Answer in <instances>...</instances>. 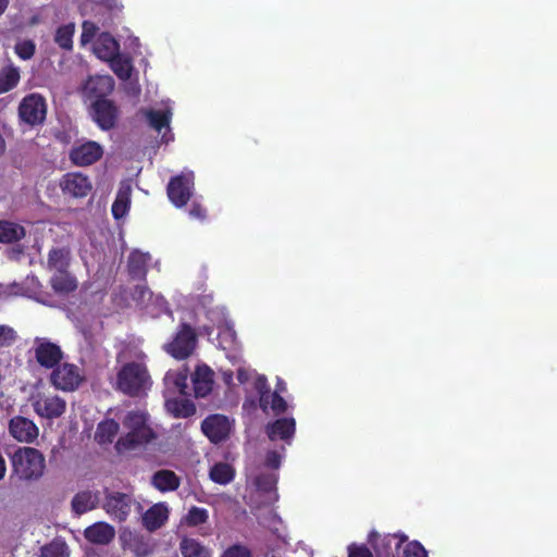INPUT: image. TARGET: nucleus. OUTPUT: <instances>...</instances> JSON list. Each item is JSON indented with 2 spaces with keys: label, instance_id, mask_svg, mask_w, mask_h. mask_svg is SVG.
Returning <instances> with one entry per match:
<instances>
[{
  "label": "nucleus",
  "instance_id": "6e6d98bb",
  "mask_svg": "<svg viewBox=\"0 0 557 557\" xmlns=\"http://www.w3.org/2000/svg\"><path fill=\"white\" fill-rule=\"evenodd\" d=\"M250 379V372L244 368L237 370V380L240 384H245Z\"/></svg>",
  "mask_w": 557,
  "mask_h": 557
},
{
  "label": "nucleus",
  "instance_id": "6ab92c4d",
  "mask_svg": "<svg viewBox=\"0 0 557 557\" xmlns=\"http://www.w3.org/2000/svg\"><path fill=\"white\" fill-rule=\"evenodd\" d=\"M214 372L207 364L197 366L191 375L193 391L196 398L207 397L213 388Z\"/></svg>",
  "mask_w": 557,
  "mask_h": 557
},
{
  "label": "nucleus",
  "instance_id": "a878e982",
  "mask_svg": "<svg viewBox=\"0 0 557 557\" xmlns=\"http://www.w3.org/2000/svg\"><path fill=\"white\" fill-rule=\"evenodd\" d=\"M164 384L173 392L187 396L188 392V369L183 367L178 370H170L165 373Z\"/></svg>",
  "mask_w": 557,
  "mask_h": 557
},
{
  "label": "nucleus",
  "instance_id": "79ce46f5",
  "mask_svg": "<svg viewBox=\"0 0 557 557\" xmlns=\"http://www.w3.org/2000/svg\"><path fill=\"white\" fill-rule=\"evenodd\" d=\"M208 518L207 509L194 506L188 510L186 522L188 525L197 527L206 523Z\"/></svg>",
  "mask_w": 557,
  "mask_h": 557
},
{
  "label": "nucleus",
  "instance_id": "5701e85b",
  "mask_svg": "<svg viewBox=\"0 0 557 557\" xmlns=\"http://www.w3.org/2000/svg\"><path fill=\"white\" fill-rule=\"evenodd\" d=\"M49 284L58 295H69L78 287L77 278L69 270L54 272L49 280Z\"/></svg>",
  "mask_w": 557,
  "mask_h": 557
},
{
  "label": "nucleus",
  "instance_id": "e433bc0d",
  "mask_svg": "<svg viewBox=\"0 0 557 557\" xmlns=\"http://www.w3.org/2000/svg\"><path fill=\"white\" fill-rule=\"evenodd\" d=\"M180 550L183 557H211V552L198 540L183 537L180 542Z\"/></svg>",
  "mask_w": 557,
  "mask_h": 557
},
{
  "label": "nucleus",
  "instance_id": "9b49d317",
  "mask_svg": "<svg viewBox=\"0 0 557 557\" xmlns=\"http://www.w3.org/2000/svg\"><path fill=\"white\" fill-rule=\"evenodd\" d=\"M32 405L39 417L48 420L60 418L66 410V401L58 395L38 394Z\"/></svg>",
  "mask_w": 557,
  "mask_h": 557
},
{
  "label": "nucleus",
  "instance_id": "b1692460",
  "mask_svg": "<svg viewBox=\"0 0 557 557\" xmlns=\"http://www.w3.org/2000/svg\"><path fill=\"white\" fill-rule=\"evenodd\" d=\"M21 82V70L10 58L0 69V95L7 94L15 89Z\"/></svg>",
  "mask_w": 557,
  "mask_h": 557
},
{
  "label": "nucleus",
  "instance_id": "2f4dec72",
  "mask_svg": "<svg viewBox=\"0 0 557 557\" xmlns=\"http://www.w3.org/2000/svg\"><path fill=\"white\" fill-rule=\"evenodd\" d=\"M98 500V494L90 491H82L74 495L71 502V507L76 515L81 516L95 509Z\"/></svg>",
  "mask_w": 557,
  "mask_h": 557
},
{
  "label": "nucleus",
  "instance_id": "052dcab7",
  "mask_svg": "<svg viewBox=\"0 0 557 557\" xmlns=\"http://www.w3.org/2000/svg\"><path fill=\"white\" fill-rule=\"evenodd\" d=\"M232 380H233V372H225L224 373V382L230 385L232 383Z\"/></svg>",
  "mask_w": 557,
  "mask_h": 557
},
{
  "label": "nucleus",
  "instance_id": "8fccbe9b",
  "mask_svg": "<svg viewBox=\"0 0 557 557\" xmlns=\"http://www.w3.org/2000/svg\"><path fill=\"white\" fill-rule=\"evenodd\" d=\"M260 469L271 472L278 469V451L269 450Z\"/></svg>",
  "mask_w": 557,
  "mask_h": 557
},
{
  "label": "nucleus",
  "instance_id": "2eb2a0df",
  "mask_svg": "<svg viewBox=\"0 0 557 557\" xmlns=\"http://www.w3.org/2000/svg\"><path fill=\"white\" fill-rule=\"evenodd\" d=\"M103 156L101 145L96 141H86L70 150V160L77 166H88L99 161Z\"/></svg>",
  "mask_w": 557,
  "mask_h": 557
},
{
  "label": "nucleus",
  "instance_id": "c9c22d12",
  "mask_svg": "<svg viewBox=\"0 0 557 557\" xmlns=\"http://www.w3.org/2000/svg\"><path fill=\"white\" fill-rule=\"evenodd\" d=\"M120 425L114 419H107L100 422L95 433V440L98 444H111L119 433Z\"/></svg>",
  "mask_w": 557,
  "mask_h": 557
},
{
  "label": "nucleus",
  "instance_id": "4468645a",
  "mask_svg": "<svg viewBox=\"0 0 557 557\" xmlns=\"http://www.w3.org/2000/svg\"><path fill=\"white\" fill-rule=\"evenodd\" d=\"M60 187L64 195L75 198H84L92 189V184L87 175L78 172H71L62 176Z\"/></svg>",
  "mask_w": 557,
  "mask_h": 557
},
{
  "label": "nucleus",
  "instance_id": "c03bdc74",
  "mask_svg": "<svg viewBox=\"0 0 557 557\" xmlns=\"http://www.w3.org/2000/svg\"><path fill=\"white\" fill-rule=\"evenodd\" d=\"M17 339L16 331L7 324H0V348L12 346Z\"/></svg>",
  "mask_w": 557,
  "mask_h": 557
},
{
  "label": "nucleus",
  "instance_id": "603ef678",
  "mask_svg": "<svg viewBox=\"0 0 557 557\" xmlns=\"http://www.w3.org/2000/svg\"><path fill=\"white\" fill-rule=\"evenodd\" d=\"M189 215L194 219L203 221L207 215V210L200 203L194 202L189 210Z\"/></svg>",
  "mask_w": 557,
  "mask_h": 557
},
{
  "label": "nucleus",
  "instance_id": "f3484780",
  "mask_svg": "<svg viewBox=\"0 0 557 557\" xmlns=\"http://www.w3.org/2000/svg\"><path fill=\"white\" fill-rule=\"evenodd\" d=\"M9 432L16 441L29 444L38 437L39 429L33 420L15 416L9 421Z\"/></svg>",
  "mask_w": 557,
  "mask_h": 557
},
{
  "label": "nucleus",
  "instance_id": "a19ab883",
  "mask_svg": "<svg viewBox=\"0 0 557 557\" xmlns=\"http://www.w3.org/2000/svg\"><path fill=\"white\" fill-rule=\"evenodd\" d=\"M14 52L24 61L30 60L35 55L36 45L30 39L17 41L14 46Z\"/></svg>",
  "mask_w": 557,
  "mask_h": 557
},
{
  "label": "nucleus",
  "instance_id": "a211bd4d",
  "mask_svg": "<svg viewBox=\"0 0 557 557\" xmlns=\"http://www.w3.org/2000/svg\"><path fill=\"white\" fill-rule=\"evenodd\" d=\"M156 438V433L151 428H133L124 436H121L115 448L121 450H129L146 445Z\"/></svg>",
  "mask_w": 557,
  "mask_h": 557
},
{
  "label": "nucleus",
  "instance_id": "7c9ffc66",
  "mask_svg": "<svg viewBox=\"0 0 557 557\" xmlns=\"http://www.w3.org/2000/svg\"><path fill=\"white\" fill-rule=\"evenodd\" d=\"M148 253H143L137 250L131 252L127 261V271L131 277L134 280H145L148 270Z\"/></svg>",
  "mask_w": 557,
  "mask_h": 557
},
{
  "label": "nucleus",
  "instance_id": "a18cd8bd",
  "mask_svg": "<svg viewBox=\"0 0 557 557\" xmlns=\"http://www.w3.org/2000/svg\"><path fill=\"white\" fill-rule=\"evenodd\" d=\"M112 70L117 77L126 79L131 76L132 66L127 60H123L120 55L111 60Z\"/></svg>",
  "mask_w": 557,
  "mask_h": 557
},
{
  "label": "nucleus",
  "instance_id": "7ed1b4c3",
  "mask_svg": "<svg viewBox=\"0 0 557 557\" xmlns=\"http://www.w3.org/2000/svg\"><path fill=\"white\" fill-rule=\"evenodd\" d=\"M12 472L24 481L41 478L46 467L44 455L34 447H18L10 455Z\"/></svg>",
  "mask_w": 557,
  "mask_h": 557
},
{
  "label": "nucleus",
  "instance_id": "bf43d9fd",
  "mask_svg": "<svg viewBox=\"0 0 557 557\" xmlns=\"http://www.w3.org/2000/svg\"><path fill=\"white\" fill-rule=\"evenodd\" d=\"M89 26L92 28V30L95 29V26L92 24H89L88 22H84V24H83V35H82L83 39L87 36V32H88V27Z\"/></svg>",
  "mask_w": 557,
  "mask_h": 557
},
{
  "label": "nucleus",
  "instance_id": "de8ad7c7",
  "mask_svg": "<svg viewBox=\"0 0 557 557\" xmlns=\"http://www.w3.org/2000/svg\"><path fill=\"white\" fill-rule=\"evenodd\" d=\"M404 557H428L425 548L417 541L407 544Z\"/></svg>",
  "mask_w": 557,
  "mask_h": 557
},
{
  "label": "nucleus",
  "instance_id": "473e14b6",
  "mask_svg": "<svg viewBox=\"0 0 557 557\" xmlns=\"http://www.w3.org/2000/svg\"><path fill=\"white\" fill-rule=\"evenodd\" d=\"M236 476L235 468L224 461L215 462L209 470V478L212 482L220 485H227Z\"/></svg>",
  "mask_w": 557,
  "mask_h": 557
},
{
  "label": "nucleus",
  "instance_id": "aec40b11",
  "mask_svg": "<svg viewBox=\"0 0 557 557\" xmlns=\"http://www.w3.org/2000/svg\"><path fill=\"white\" fill-rule=\"evenodd\" d=\"M84 537L95 545H108L115 537V529L103 521L95 522L84 530Z\"/></svg>",
  "mask_w": 557,
  "mask_h": 557
},
{
  "label": "nucleus",
  "instance_id": "e2e57ef3",
  "mask_svg": "<svg viewBox=\"0 0 557 557\" xmlns=\"http://www.w3.org/2000/svg\"><path fill=\"white\" fill-rule=\"evenodd\" d=\"M287 407H288V406H287L286 400H285L283 397H281V414H283V413H285V412H286Z\"/></svg>",
  "mask_w": 557,
  "mask_h": 557
},
{
  "label": "nucleus",
  "instance_id": "dca6fc26",
  "mask_svg": "<svg viewBox=\"0 0 557 557\" xmlns=\"http://www.w3.org/2000/svg\"><path fill=\"white\" fill-rule=\"evenodd\" d=\"M114 89V79L110 75L89 76L83 85L84 95L90 99H108Z\"/></svg>",
  "mask_w": 557,
  "mask_h": 557
},
{
  "label": "nucleus",
  "instance_id": "58836bf2",
  "mask_svg": "<svg viewBox=\"0 0 557 557\" xmlns=\"http://www.w3.org/2000/svg\"><path fill=\"white\" fill-rule=\"evenodd\" d=\"M145 116L148 121V124L153 129L160 132L164 127H169L170 120H171V112L169 110L166 111H160V110H146Z\"/></svg>",
  "mask_w": 557,
  "mask_h": 557
},
{
  "label": "nucleus",
  "instance_id": "ddd939ff",
  "mask_svg": "<svg viewBox=\"0 0 557 557\" xmlns=\"http://www.w3.org/2000/svg\"><path fill=\"white\" fill-rule=\"evenodd\" d=\"M36 361L46 369H53L63 359V351L59 345L47 338H36Z\"/></svg>",
  "mask_w": 557,
  "mask_h": 557
},
{
  "label": "nucleus",
  "instance_id": "6e6552de",
  "mask_svg": "<svg viewBox=\"0 0 557 557\" xmlns=\"http://www.w3.org/2000/svg\"><path fill=\"white\" fill-rule=\"evenodd\" d=\"M89 114L102 131L113 129L120 117V109L113 100L96 99L91 101Z\"/></svg>",
  "mask_w": 557,
  "mask_h": 557
},
{
  "label": "nucleus",
  "instance_id": "20e7f679",
  "mask_svg": "<svg viewBox=\"0 0 557 557\" xmlns=\"http://www.w3.org/2000/svg\"><path fill=\"white\" fill-rule=\"evenodd\" d=\"M253 389L258 395V403L260 409L264 414L274 418L273 421L265 425V433L271 441H276L278 437V389L275 388L272 393L264 375H257L253 381Z\"/></svg>",
  "mask_w": 557,
  "mask_h": 557
},
{
  "label": "nucleus",
  "instance_id": "49530a36",
  "mask_svg": "<svg viewBox=\"0 0 557 557\" xmlns=\"http://www.w3.org/2000/svg\"><path fill=\"white\" fill-rule=\"evenodd\" d=\"M296 432V421L294 418H281V441L290 444Z\"/></svg>",
  "mask_w": 557,
  "mask_h": 557
},
{
  "label": "nucleus",
  "instance_id": "f8f14e48",
  "mask_svg": "<svg viewBox=\"0 0 557 557\" xmlns=\"http://www.w3.org/2000/svg\"><path fill=\"white\" fill-rule=\"evenodd\" d=\"M133 498L131 495L121 492H112L106 495L103 509L113 519L123 522L131 513Z\"/></svg>",
  "mask_w": 557,
  "mask_h": 557
},
{
  "label": "nucleus",
  "instance_id": "4be33fe9",
  "mask_svg": "<svg viewBox=\"0 0 557 557\" xmlns=\"http://www.w3.org/2000/svg\"><path fill=\"white\" fill-rule=\"evenodd\" d=\"M169 519V509L164 503H158L152 505L143 515V525L149 532L159 530L165 524Z\"/></svg>",
  "mask_w": 557,
  "mask_h": 557
},
{
  "label": "nucleus",
  "instance_id": "9d476101",
  "mask_svg": "<svg viewBox=\"0 0 557 557\" xmlns=\"http://www.w3.org/2000/svg\"><path fill=\"white\" fill-rule=\"evenodd\" d=\"M194 188L193 174H180L172 177L168 184L166 193L170 201L177 208L187 205Z\"/></svg>",
  "mask_w": 557,
  "mask_h": 557
},
{
  "label": "nucleus",
  "instance_id": "680f3d73",
  "mask_svg": "<svg viewBox=\"0 0 557 557\" xmlns=\"http://www.w3.org/2000/svg\"><path fill=\"white\" fill-rule=\"evenodd\" d=\"M5 151V141L2 137V135L0 134V157L4 153Z\"/></svg>",
  "mask_w": 557,
  "mask_h": 557
},
{
  "label": "nucleus",
  "instance_id": "cd10ccee",
  "mask_svg": "<svg viewBox=\"0 0 557 557\" xmlns=\"http://www.w3.org/2000/svg\"><path fill=\"white\" fill-rule=\"evenodd\" d=\"M394 535H381L375 531L369 533L368 542L372 546L376 557H393Z\"/></svg>",
  "mask_w": 557,
  "mask_h": 557
},
{
  "label": "nucleus",
  "instance_id": "0eeeda50",
  "mask_svg": "<svg viewBox=\"0 0 557 557\" xmlns=\"http://www.w3.org/2000/svg\"><path fill=\"white\" fill-rule=\"evenodd\" d=\"M51 385L63 392H74L84 381L81 369L73 363H59L50 373Z\"/></svg>",
  "mask_w": 557,
  "mask_h": 557
},
{
  "label": "nucleus",
  "instance_id": "3c124183",
  "mask_svg": "<svg viewBox=\"0 0 557 557\" xmlns=\"http://www.w3.org/2000/svg\"><path fill=\"white\" fill-rule=\"evenodd\" d=\"M222 557H251V552L244 545L235 544L230 546Z\"/></svg>",
  "mask_w": 557,
  "mask_h": 557
},
{
  "label": "nucleus",
  "instance_id": "393cba45",
  "mask_svg": "<svg viewBox=\"0 0 557 557\" xmlns=\"http://www.w3.org/2000/svg\"><path fill=\"white\" fill-rule=\"evenodd\" d=\"M151 484L161 493L173 492L180 487L181 479L174 471L162 469L153 473Z\"/></svg>",
  "mask_w": 557,
  "mask_h": 557
},
{
  "label": "nucleus",
  "instance_id": "09e8293b",
  "mask_svg": "<svg viewBox=\"0 0 557 557\" xmlns=\"http://www.w3.org/2000/svg\"><path fill=\"white\" fill-rule=\"evenodd\" d=\"M348 557H373L371 549L364 544L352 543L348 546Z\"/></svg>",
  "mask_w": 557,
  "mask_h": 557
},
{
  "label": "nucleus",
  "instance_id": "f704fd0d",
  "mask_svg": "<svg viewBox=\"0 0 557 557\" xmlns=\"http://www.w3.org/2000/svg\"><path fill=\"white\" fill-rule=\"evenodd\" d=\"M132 189L129 185H122L116 194L115 200L112 203L111 212L114 219L120 220L124 218L131 207Z\"/></svg>",
  "mask_w": 557,
  "mask_h": 557
},
{
  "label": "nucleus",
  "instance_id": "5fc2aeb1",
  "mask_svg": "<svg viewBox=\"0 0 557 557\" xmlns=\"http://www.w3.org/2000/svg\"><path fill=\"white\" fill-rule=\"evenodd\" d=\"M150 295V290L146 286L137 285L134 292V298L138 300H145Z\"/></svg>",
  "mask_w": 557,
  "mask_h": 557
},
{
  "label": "nucleus",
  "instance_id": "39448f33",
  "mask_svg": "<svg viewBox=\"0 0 557 557\" xmlns=\"http://www.w3.org/2000/svg\"><path fill=\"white\" fill-rule=\"evenodd\" d=\"M20 122L30 127L42 125L47 116L46 99L39 94L25 96L17 108Z\"/></svg>",
  "mask_w": 557,
  "mask_h": 557
},
{
  "label": "nucleus",
  "instance_id": "37998d69",
  "mask_svg": "<svg viewBox=\"0 0 557 557\" xmlns=\"http://www.w3.org/2000/svg\"><path fill=\"white\" fill-rule=\"evenodd\" d=\"M124 423L129 430H133V428H150L147 424V414L140 411L128 412Z\"/></svg>",
  "mask_w": 557,
  "mask_h": 557
},
{
  "label": "nucleus",
  "instance_id": "72a5a7b5",
  "mask_svg": "<svg viewBox=\"0 0 557 557\" xmlns=\"http://www.w3.org/2000/svg\"><path fill=\"white\" fill-rule=\"evenodd\" d=\"M165 409L174 418H189L196 413L195 404L186 398L166 399Z\"/></svg>",
  "mask_w": 557,
  "mask_h": 557
},
{
  "label": "nucleus",
  "instance_id": "1a4fd4ad",
  "mask_svg": "<svg viewBox=\"0 0 557 557\" xmlns=\"http://www.w3.org/2000/svg\"><path fill=\"white\" fill-rule=\"evenodd\" d=\"M201 431L212 444H221L228 440L232 422L224 414L213 413L202 420Z\"/></svg>",
  "mask_w": 557,
  "mask_h": 557
},
{
  "label": "nucleus",
  "instance_id": "4d7b16f0",
  "mask_svg": "<svg viewBox=\"0 0 557 557\" xmlns=\"http://www.w3.org/2000/svg\"><path fill=\"white\" fill-rule=\"evenodd\" d=\"M22 285V282L21 283H12L8 286V293L9 295H13V296H22V294L20 293L21 290V286Z\"/></svg>",
  "mask_w": 557,
  "mask_h": 557
},
{
  "label": "nucleus",
  "instance_id": "4c0bfd02",
  "mask_svg": "<svg viewBox=\"0 0 557 557\" xmlns=\"http://www.w3.org/2000/svg\"><path fill=\"white\" fill-rule=\"evenodd\" d=\"M40 557H70V549L64 540L55 537L41 546Z\"/></svg>",
  "mask_w": 557,
  "mask_h": 557
},
{
  "label": "nucleus",
  "instance_id": "0e129e2a",
  "mask_svg": "<svg viewBox=\"0 0 557 557\" xmlns=\"http://www.w3.org/2000/svg\"><path fill=\"white\" fill-rule=\"evenodd\" d=\"M280 391L281 393L284 391V386H283V382L281 381V387H280Z\"/></svg>",
  "mask_w": 557,
  "mask_h": 557
},
{
  "label": "nucleus",
  "instance_id": "f03ea898",
  "mask_svg": "<svg viewBox=\"0 0 557 557\" xmlns=\"http://www.w3.org/2000/svg\"><path fill=\"white\" fill-rule=\"evenodd\" d=\"M151 385L149 371L141 362H126L116 374V389L128 397L145 396Z\"/></svg>",
  "mask_w": 557,
  "mask_h": 557
},
{
  "label": "nucleus",
  "instance_id": "864d4df0",
  "mask_svg": "<svg viewBox=\"0 0 557 557\" xmlns=\"http://www.w3.org/2000/svg\"><path fill=\"white\" fill-rule=\"evenodd\" d=\"M134 544H129L128 547L133 552H135L137 555H146L148 553L147 548H141L139 546V543L143 544V537L135 535L133 536Z\"/></svg>",
  "mask_w": 557,
  "mask_h": 557
},
{
  "label": "nucleus",
  "instance_id": "423d86ee",
  "mask_svg": "<svg viewBox=\"0 0 557 557\" xmlns=\"http://www.w3.org/2000/svg\"><path fill=\"white\" fill-rule=\"evenodd\" d=\"M197 345V334L188 323H182L172 342L165 345L169 355L178 360L188 358Z\"/></svg>",
  "mask_w": 557,
  "mask_h": 557
},
{
  "label": "nucleus",
  "instance_id": "412c9836",
  "mask_svg": "<svg viewBox=\"0 0 557 557\" xmlns=\"http://www.w3.org/2000/svg\"><path fill=\"white\" fill-rule=\"evenodd\" d=\"M21 294L23 297L35 299L41 304H48L51 300V295L45 289V286L39 281V278L32 274L27 275L21 285Z\"/></svg>",
  "mask_w": 557,
  "mask_h": 557
},
{
  "label": "nucleus",
  "instance_id": "f257e3e1",
  "mask_svg": "<svg viewBox=\"0 0 557 557\" xmlns=\"http://www.w3.org/2000/svg\"><path fill=\"white\" fill-rule=\"evenodd\" d=\"M277 478L274 472L258 469L253 474L247 476L246 504L257 516L259 523L276 531V513L274 504L278 499L276 490Z\"/></svg>",
  "mask_w": 557,
  "mask_h": 557
},
{
  "label": "nucleus",
  "instance_id": "ea45409f",
  "mask_svg": "<svg viewBox=\"0 0 557 557\" xmlns=\"http://www.w3.org/2000/svg\"><path fill=\"white\" fill-rule=\"evenodd\" d=\"M74 30L73 24L62 25L57 29L54 41L60 48L64 50H72Z\"/></svg>",
  "mask_w": 557,
  "mask_h": 557
},
{
  "label": "nucleus",
  "instance_id": "c756f323",
  "mask_svg": "<svg viewBox=\"0 0 557 557\" xmlns=\"http://www.w3.org/2000/svg\"><path fill=\"white\" fill-rule=\"evenodd\" d=\"M95 51L100 59L111 61L120 55V46L110 34L103 33L95 45Z\"/></svg>",
  "mask_w": 557,
  "mask_h": 557
},
{
  "label": "nucleus",
  "instance_id": "bb28decb",
  "mask_svg": "<svg viewBox=\"0 0 557 557\" xmlns=\"http://www.w3.org/2000/svg\"><path fill=\"white\" fill-rule=\"evenodd\" d=\"M71 264V250L69 247H52L48 252L47 269L50 271L69 270Z\"/></svg>",
  "mask_w": 557,
  "mask_h": 557
},
{
  "label": "nucleus",
  "instance_id": "c85d7f7f",
  "mask_svg": "<svg viewBox=\"0 0 557 557\" xmlns=\"http://www.w3.org/2000/svg\"><path fill=\"white\" fill-rule=\"evenodd\" d=\"M25 236L26 230L23 225L9 220H0V244H15Z\"/></svg>",
  "mask_w": 557,
  "mask_h": 557
},
{
  "label": "nucleus",
  "instance_id": "13d9d810",
  "mask_svg": "<svg viewBox=\"0 0 557 557\" xmlns=\"http://www.w3.org/2000/svg\"><path fill=\"white\" fill-rule=\"evenodd\" d=\"M10 0H0V16L5 12Z\"/></svg>",
  "mask_w": 557,
  "mask_h": 557
}]
</instances>
